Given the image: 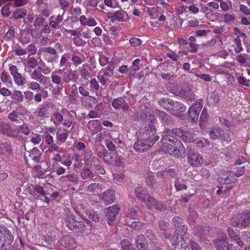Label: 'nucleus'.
I'll return each instance as SVG.
<instances>
[{
	"instance_id": "1",
	"label": "nucleus",
	"mask_w": 250,
	"mask_h": 250,
	"mask_svg": "<svg viewBox=\"0 0 250 250\" xmlns=\"http://www.w3.org/2000/svg\"><path fill=\"white\" fill-rule=\"evenodd\" d=\"M163 147L165 151L177 158L186 155V148L181 142L175 137L164 135L162 137Z\"/></svg>"
},
{
	"instance_id": "2",
	"label": "nucleus",
	"mask_w": 250,
	"mask_h": 250,
	"mask_svg": "<svg viewBox=\"0 0 250 250\" xmlns=\"http://www.w3.org/2000/svg\"><path fill=\"white\" fill-rule=\"evenodd\" d=\"M97 156L102 159L104 162L108 164L117 167L123 166L124 160L121 155H118L115 152H108L106 150L99 151Z\"/></svg>"
},
{
	"instance_id": "3",
	"label": "nucleus",
	"mask_w": 250,
	"mask_h": 250,
	"mask_svg": "<svg viewBox=\"0 0 250 250\" xmlns=\"http://www.w3.org/2000/svg\"><path fill=\"white\" fill-rule=\"evenodd\" d=\"M135 193L137 198L144 202L147 208L150 209L154 208L156 200L154 197L150 196L143 187L136 188Z\"/></svg>"
},
{
	"instance_id": "4",
	"label": "nucleus",
	"mask_w": 250,
	"mask_h": 250,
	"mask_svg": "<svg viewBox=\"0 0 250 250\" xmlns=\"http://www.w3.org/2000/svg\"><path fill=\"white\" fill-rule=\"evenodd\" d=\"M14 237L11 232L5 227H0V250L9 249Z\"/></svg>"
},
{
	"instance_id": "5",
	"label": "nucleus",
	"mask_w": 250,
	"mask_h": 250,
	"mask_svg": "<svg viewBox=\"0 0 250 250\" xmlns=\"http://www.w3.org/2000/svg\"><path fill=\"white\" fill-rule=\"evenodd\" d=\"M40 52L43 60L47 62L54 64L58 62L59 55L54 48L52 47L42 48Z\"/></svg>"
},
{
	"instance_id": "6",
	"label": "nucleus",
	"mask_w": 250,
	"mask_h": 250,
	"mask_svg": "<svg viewBox=\"0 0 250 250\" xmlns=\"http://www.w3.org/2000/svg\"><path fill=\"white\" fill-rule=\"evenodd\" d=\"M193 234L197 238L198 241L206 247L210 245V242L206 238L207 230L206 226L198 225L195 226L193 229Z\"/></svg>"
},
{
	"instance_id": "7",
	"label": "nucleus",
	"mask_w": 250,
	"mask_h": 250,
	"mask_svg": "<svg viewBox=\"0 0 250 250\" xmlns=\"http://www.w3.org/2000/svg\"><path fill=\"white\" fill-rule=\"evenodd\" d=\"M203 104L204 101L202 99H199L189 108L188 111V117L190 118L192 122L195 123L197 121Z\"/></svg>"
},
{
	"instance_id": "8",
	"label": "nucleus",
	"mask_w": 250,
	"mask_h": 250,
	"mask_svg": "<svg viewBox=\"0 0 250 250\" xmlns=\"http://www.w3.org/2000/svg\"><path fill=\"white\" fill-rule=\"evenodd\" d=\"M187 158L188 163L194 167L201 166L204 163L203 157L197 152L192 150L188 151Z\"/></svg>"
},
{
	"instance_id": "9",
	"label": "nucleus",
	"mask_w": 250,
	"mask_h": 250,
	"mask_svg": "<svg viewBox=\"0 0 250 250\" xmlns=\"http://www.w3.org/2000/svg\"><path fill=\"white\" fill-rule=\"evenodd\" d=\"M158 141V137H155V139L151 142L147 141L144 139L142 140H138L134 144V149L139 152H144L148 150Z\"/></svg>"
},
{
	"instance_id": "10",
	"label": "nucleus",
	"mask_w": 250,
	"mask_h": 250,
	"mask_svg": "<svg viewBox=\"0 0 250 250\" xmlns=\"http://www.w3.org/2000/svg\"><path fill=\"white\" fill-rule=\"evenodd\" d=\"M156 129L154 125L148 124V126L144 128V132L142 133V139L147 141L151 142L155 139V137H158V140L159 139L158 135H155Z\"/></svg>"
},
{
	"instance_id": "11",
	"label": "nucleus",
	"mask_w": 250,
	"mask_h": 250,
	"mask_svg": "<svg viewBox=\"0 0 250 250\" xmlns=\"http://www.w3.org/2000/svg\"><path fill=\"white\" fill-rule=\"evenodd\" d=\"M209 135L211 139L221 140L223 142H226L227 143H229L231 141L230 139L226 138L224 130L220 127L211 129Z\"/></svg>"
},
{
	"instance_id": "12",
	"label": "nucleus",
	"mask_w": 250,
	"mask_h": 250,
	"mask_svg": "<svg viewBox=\"0 0 250 250\" xmlns=\"http://www.w3.org/2000/svg\"><path fill=\"white\" fill-rule=\"evenodd\" d=\"M65 224L70 230L75 232H82L86 227L83 222L76 220H65Z\"/></svg>"
},
{
	"instance_id": "13",
	"label": "nucleus",
	"mask_w": 250,
	"mask_h": 250,
	"mask_svg": "<svg viewBox=\"0 0 250 250\" xmlns=\"http://www.w3.org/2000/svg\"><path fill=\"white\" fill-rule=\"evenodd\" d=\"M108 18L112 21L119 22L129 21V18L127 13L124 10H118L112 13H108Z\"/></svg>"
},
{
	"instance_id": "14",
	"label": "nucleus",
	"mask_w": 250,
	"mask_h": 250,
	"mask_svg": "<svg viewBox=\"0 0 250 250\" xmlns=\"http://www.w3.org/2000/svg\"><path fill=\"white\" fill-rule=\"evenodd\" d=\"M99 198L106 204H111L115 200V191L108 189L99 195Z\"/></svg>"
},
{
	"instance_id": "15",
	"label": "nucleus",
	"mask_w": 250,
	"mask_h": 250,
	"mask_svg": "<svg viewBox=\"0 0 250 250\" xmlns=\"http://www.w3.org/2000/svg\"><path fill=\"white\" fill-rule=\"evenodd\" d=\"M17 131L13 130L10 124L3 121H0V133L8 137L16 136Z\"/></svg>"
},
{
	"instance_id": "16",
	"label": "nucleus",
	"mask_w": 250,
	"mask_h": 250,
	"mask_svg": "<svg viewBox=\"0 0 250 250\" xmlns=\"http://www.w3.org/2000/svg\"><path fill=\"white\" fill-rule=\"evenodd\" d=\"M183 220H175L173 222L174 226L175 228V231L180 233V238H181V241L185 239V236L186 235L187 231H188V227L186 224H185L184 222L182 221Z\"/></svg>"
},
{
	"instance_id": "17",
	"label": "nucleus",
	"mask_w": 250,
	"mask_h": 250,
	"mask_svg": "<svg viewBox=\"0 0 250 250\" xmlns=\"http://www.w3.org/2000/svg\"><path fill=\"white\" fill-rule=\"evenodd\" d=\"M41 153L39 149L36 148L33 149L32 152H29V159H27V156L26 155L24 156V159L27 165L31 167H33V165L29 163V161H32L33 162H39L41 160Z\"/></svg>"
},
{
	"instance_id": "18",
	"label": "nucleus",
	"mask_w": 250,
	"mask_h": 250,
	"mask_svg": "<svg viewBox=\"0 0 250 250\" xmlns=\"http://www.w3.org/2000/svg\"><path fill=\"white\" fill-rule=\"evenodd\" d=\"M60 242L63 247L70 249H74L77 246V243L75 240L70 235H65L62 237L60 240Z\"/></svg>"
},
{
	"instance_id": "19",
	"label": "nucleus",
	"mask_w": 250,
	"mask_h": 250,
	"mask_svg": "<svg viewBox=\"0 0 250 250\" xmlns=\"http://www.w3.org/2000/svg\"><path fill=\"white\" fill-rule=\"evenodd\" d=\"M212 242L216 250H233L232 245L229 244L228 240H213Z\"/></svg>"
},
{
	"instance_id": "20",
	"label": "nucleus",
	"mask_w": 250,
	"mask_h": 250,
	"mask_svg": "<svg viewBox=\"0 0 250 250\" xmlns=\"http://www.w3.org/2000/svg\"><path fill=\"white\" fill-rule=\"evenodd\" d=\"M82 105L87 109L92 108L93 105L97 104L98 101L95 97L88 96L81 99Z\"/></svg>"
},
{
	"instance_id": "21",
	"label": "nucleus",
	"mask_w": 250,
	"mask_h": 250,
	"mask_svg": "<svg viewBox=\"0 0 250 250\" xmlns=\"http://www.w3.org/2000/svg\"><path fill=\"white\" fill-rule=\"evenodd\" d=\"M235 174L232 171H224L219 178V181L225 184H229L235 181Z\"/></svg>"
},
{
	"instance_id": "22",
	"label": "nucleus",
	"mask_w": 250,
	"mask_h": 250,
	"mask_svg": "<svg viewBox=\"0 0 250 250\" xmlns=\"http://www.w3.org/2000/svg\"><path fill=\"white\" fill-rule=\"evenodd\" d=\"M112 76L113 73H109L107 72L101 70L97 76V79L102 85L106 86L107 84L110 82V80Z\"/></svg>"
},
{
	"instance_id": "23",
	"label": "nucleus",
	"mask_w": 250,
	"mask_h": 250,
	"mask_svg": "<svg viewBox=\"0 0 250 250\" xmlns=\"http://www.w3.org/2000/svg\"><path fill=\"white\" fill-rule=\"evenodd\" d=\"M111 104L116 109L122 108L124 111H126L128 109L127 103L121 97L114 99L112 102Z\"/></svg>"
},
{
	"instance_id": "24",
	"label": "nucleus",
	"mask_w": 250,
	"mask_h": 250,
	"mask_svg": "<svg viewBox=\"0 0 250 250\" xmlns=\"http://www.w3.org/2000/svg\"><path fill=\"white\" fill-rule=\"evenodd\" d=\"M12 152L11 143L6 139L0 140V155H9Z\"/></svg>"
},
{
	"instance_id": "25",
	"label": "nucleus",
	"mask_w": 250,
	"mask_h": 250,
	"mask_svg": "<svg viewBox=\"0 0 250 250\" xmlns=\"http://www.w3.org/2000/svg\"><path fill=\"white\" fill-rule=\"evenodd\" d=\"M186 109V107L179 102H174L170 113L176 116H179L181 113L184 112Z\"/></svg>"
},
{
	"instance_id": "26",
	"label": "nucleus",
	"mask_w": 250,
	"mask_h": 250,
	"mask_svg": "<svg viewBox=\"0 0 250 250\" xmlns=\"http://www.w3.org/2000/svg\"><path fill=\"white\" fill-rule=\"evenodd\" d=\"M30 76L32 80L36 81L40 83L44 84L47 80V77L43 75L41 71L38 69H35L30 73Z\"/></svg>"
},
{
	"instance_id": "27",
	"label": "nucleus",
	"mask_w": 250,
	"mask_h": 250,
	"mask_svg": "<svg viewBox=\"0 0 250 250\" xmlns=\"http://www.w3.org/2000/svg\"><path fill=\"white\" fill-rule=\"evenodd\" d=\"M120 208L118 205H114L109 207L106 209V217L107 219H116L118 214Z\"/></svg>"
},
{
	"instance_id": "28",
	"label": "nucleus",
	"mask_w": 250,
	"mask_h": 250,
	"mask_svg": "<svg viewBox=\"0 0 250 250\" xmlns=\"http://www.w3.org/2000/svg\"><path fill=\"white\" fill-rule=\"evenodd\" d=\"M63 20V14L51 16L49 18V25L52 28L56 29L59 27V24Z\"/></svg>"
},
{
	"instance_id": "29",
	"label": "nucleus",
	"mask_w": 250,
	"mask_h": 250,
	"mask_svg": "<svg viewBox=\"0 0 250 250\" xmlns=\"http://www.w3.org/2000/svg\"><path fill=\"white\" fill-rule=\"evenodd\" d=\"M60 180L61 182L65 183L71 182L74 184H78L79 183V178L78 176L74 173H69L62 176L61 177Z\"/></svg>"
},
{
	"instance_id": "30",
	"label": "nucleus",
	"mask_w": 250,
	"mask_h": 250,
	"mask_svg": "<svg viewBox=\"0 0 250 250\" xmlns=\"http://www.w3.org/2000/svg\"><path fill=\"white\" fill-rule=\"evenodd\" d=\"M91 67L89 64H83L80 70V75L84 80H87L90 77Z\"/></svg>"
},
{
	"instance_id": "31",
	"label": "nucleus",
	"mask_w": 250,
	"mask_h": 250,
	"mask_svg": "<svg viewBox=\"0 0 250 250\" xmlns=\"http://www.w3.org/2000/svg\"><path fill=\"white\" fill-rule=\"evenodd\" d=\"M180 97L183 100H185L186 102L188 103L191 102L194 100V93L190 89H183Z\"/></svg>"
},
{
	"instance_id": "32",
	"label": "nucleus",
	"mask_w": 250,
	"mask_h": 250,
	"mask_svg": "<svg viewBox=\"0 0 250 250\" xmlns=\"http://www.w3.org/2000/svg\"><path fill=\"white\" fill-rule=\"evenodd\" d=\"M13 130H16L17 134L16 136H12V138H18L20 137V133H22L25 135H28L30 130L28 125L26 124H22L18 128H13Z\"/></svg>"
},
{
	"instance_id": "33",
	"label": "nucleus",
	"mask_w": 250,
	"mask_h": 250,
	"mask_svg": "<svg viewBox=\"0 0 250 250\" xmlns=\"http://www.w3.org/2000/svg\"><path fill=\"white\" fill-rule=\"evenodd\" d=\"M139 109L140 110V118L142 120L146 119L152 113L151 109L146 105H140Z\"/></svg>"
},
{
	"instance_id": "34",
	"label": "nucleus",
	"mask_w": 250,
	"mask_h": 250,
	"mask_svg": "<svg viewBox=\"0 0 250 250\" xmlns=\"http://www.w3.org/2000/svg\"><path fill=\"white\" fill-rule=\"evenodd\" d=\"M38 61L34 57H28L25 64V69H27V72L30 73L31 70L30 69L35 68L38 65Z\"/></svg>"
},
{
	"instance_id": "35",
	"label": "nucleus",
	"mask_w": 250,
	"mask_h": 250,
	"mask_svg": "<svg viewBox=\"0 0 250 250\" xmlns=\"http://www.w3.org/2000/svg\"><path fill=\"white\" fill-rule=\"evenodd\" d=\"M88 128L92 133H96L101 128V123L99 120H94L88 123Z\"/></svg>"
},
{
	"instance_id": "36",
	"label": "nucleus",
	"mask_w": 250,
	"mask_h": 250,
	"mask_svg": "<svg viewBox=\"0 0 250 250\" xmlns=\"http://www.w3.org/2000/svg\"><path fill=\"white\" fill-rule=\"evenodd\" d=\"M159 119L164 123L170 125L173 123L170 116L163 111L159 110L157 112Z\"/></svg>"
},
{
	"instance_id": "37",
	"label": "nucleus",
	"mask_w": 250,
	"mask_h": 250,
	"mask_svg": "<svg viewBox=\"0 0 250 250\" xmlns=\"http://www.w3.org/2000/svg\"><path fill=\"white\" fill-rule=\"evenodd\" d=\"M40 83H38L37 82L32 81L27 82L26 85H28V88L29 89L37 92H43L44 91V90L43 88L40 85Z\"/></svg>"
},
{
	"instance_id": "38",
	"label": "nucleus",
	"mask_w": 250,
	"mask_h": 250,
	"mask_svg": "<svg viewBox=\"0 0 250 250\" xmlns=\"http://www.w3.org/2000/svg\"><path fill=\"white\" fill-rule=\"evenodd\" d=\"M13 78L15 83L19 86L22 87L27 84L26 78L20 73L14 76Z\"/></svg>"
},
{
	"instance_id": "39",
	"label": "nucleus",
	"mask_w": 250,
	"mask_h": 250,
	"mask_svg": "<svg viewBox=\"0 0 250 250\" xmlns=\"http://www.w3.org/2000/svg\"><path fill=\"white\" fill-rule=\"evenodd\" d=\"M27 13L25 8H18L13 13L12 18L15 20L21 19L26 15Z\"/></svg>"
},
{
	"instance_id": "40",
	"label": "nucleus",
	"mask_w": 250,
	"mask_h": 250,
	"mask_svg": "<svg viewBox=\"0 0 250 250\" xmlns=\"http://www.w3.org/2000/svg\"><path fill=\"white\" fill-rule=\"evenodd\" d=\"M51 79L52 84H54L55 86H63L62 84L64 83L63 80V77L62 78L60 75L55 73H52L51 75Z\"/></svg>"
},
{
	"instance_id": "41",
	"label": "nucleus",
	"mask_w": 250,
	"mask_h": 250,
	"mask_svg": "<svg viewBox=\"0 0 250 250\" xmlns=\"http://www.w3.org/2000/svg\"><path fill=\"white\" fill-rule=\"evenodd\" d=\"M228 231L229 236L231 239V241H234L238 245L241 247L244 245V243L241 238L238 236L237 234L234 233L233 230L231 229L228 228Z\"/></svg>"
},
{
	"instance_id": "42",
	"label": "nucleus",
	"mask_w": 250,
	"mask_h": 250,
	"mask_svg": "<svg viewBox=\"0 0 250 250\" xmlns=\"http://www.w3.org/2000/svg\"><path fill=\"white\" fill-rule=\"evenodd\" d=\"M173 101L170 99H161L159 101V104L165 109L170 112L172 105H173Z\"/></svg>"
},
{
	"instance_id": "43",
	"label": "nucleus",
	"mask_w": 250,
	"mask_h": 250,
	"mask_svg": "<svg viewBox=\"0 0 250 250\" xmlns=\"http://www.w3.org/2000/svg\"><path fill=\"white\" fill-rule=\"evenodd\" d=\"M11 98L16 103H21L23 101L24 95L22 92L20 90H15L11 94Z\"/></svg>"
},
{
	"instance_id": "44",
	"label": "nucleus",
	"mask_w": 250,
	"mask_h": 250,
	"mask_svg": "<svg viewBox=\"0 0 250 250\" xmlns=\"http://www.w3.org/2000/svg\"><path fill=\"white\" fill-rule=\"evenodd\" d=\"M193 142L199 148L206 147L210 145V141L206 138H195L193 140Z\"/></svg>"
},
{
	"instance_id": "45",
	"label": "nucleus",
	"mask_w": 250,
	"mask_h": 250,
	"mask_svg": "<svg viewBox=\"0 0 250 250\" xmlns=\"http://www.w3.org/2000/svg\"><path fill=\"white\" fill-rule=\"evenodd\" d=\"M0 78L1 81L4 84H5L7 86H8V84H12L11 77L8 73L5 71V70H4L2 71L1 73L0 74Z\"/></svg>"
},
{
	"instance_id": "46",
	"label": "nucleus",
	"mask_w": 250,
	"mask_h": 250,
	"mask_svg": "<svg viewBox=\"0 0 250 250\" xmlns=\"http://www.w3.org/2000/svg\"><path fill=\"white\" fill-rule=\"evenodd\" d=\"M146 238L142 235L140 234L135 238V244L138 249L144 248L146 246Z\"/></svg>"
},
{
	"instance_id": "47",
	"label": "nucleus",
	"mask_w": 250,
	"mask_h": 250,
	"mask_svg": "<svg viewBox=\"0 0 250 250\" xmlns=\"http://www.w3.org/2000/svg\"><path fill=\"white\" fill-rule=\"evenodd\" d=\"M141 212L137 207L131 208L128 209L127 217L132 219H135L136 217H141Z\"/></svg>"
},
{
	"instance_id": "48",
	"label": "nucleus",
	"mask_w": 250,
	"mask_h": 250,
	"mask_svg": "<svg viewBox=\"0 0 250 250\" xmlns=\"http://www.w3.org/2000/svg\"><path fill=\"white\" fill-rule=\"evenodd\" d=\"M175 188L178 191L186 189L187 186L186 185L185 180L179 178H176L175 182Z\"/></svg>"
},
{
	"instance_id": "49",
	"label": "nucleus",
	"mask_w": 250,
	"mask_h": 250,
	"mask_svg": "<svg viewBox=\"0 0 250 250\" xmlns=\"http://www.w3.org/2000/svg\"><path fill=\"white\" fill-rule=\"evenodd\" d=\"M234 51L236 54H239L243 50L242 47L241 41L239 38V36H238L236 38L234 39Z\"/></svg>"
},
{
	"instance_id": "50",
	"label": "nucleus",
	"mask_w": 250,
	"mask_h": 250,
	"mask_svg": "<svg viewBox=\"0 0 250 250\" xmlns=\"http://www.w3.org/2000/svg\"><path fill=\"white\" fill-rule=\"evenodd\" d=\"M81 176L83 180L91 179L94 177V173L89 168L86 167L82 171Z\"/></svg>"
},
{
	"instance_id": "51",
	"label": "nucleus",
	"mask_w": 250,
	"mask_h": 250,
	"mask_svg": "<svg viewBox=\"0 0 250 250\" xmlns=\"http://www.w3.org/2000/svg\"><path fill=\"white\" fill-rule=\"evenodd\" d=\"M178 231L179 230L175 231L174 233L170 239V243L174 248H176L179 242H181V239L180 238V234H178L180 233Z\"/></svg>"
},
{
	"instance_id": "52",
	"label": "nucleus",
	"mask_w": 250,
	"mask_h": 250,
	"mask_svg": "<svg viewBox=\"0 0 250 250\" xmlns=\"http://www.w3.org/2000/svg\"><path fill=\"white\" fill-rule=\"evenodd\" d=\"M193 137L194 135L192 133L184 131L181 139L184 142H191L194 140Z\"/></svg>"
},
{
	"instance_id": "53",
	"label": "nucleus",
	"mask_w": 250,
	"mask_h": 250,
	"mask_svg": "<svg viewBox=\"0 0 250 250\" xmlns=\"http://www.w3.org/2000/svg\"><path fill=\"white\" fill-rule=\"evenodd\" d=\"M73 160H74L73 167L75 168L81 167L83 163L81 157L78 154H75L73 156Z\"/></svg>"
},
{
	"instance_id": "54",
	"label": "nucleus",
	"mask_w": 250,
	"mask_h": 250,
	"mask_svg": "<svg viewBox=\"0 0 250 250\" xmlns=\"http://www.w3.org/2000/svg\"><path fill=\"white\" fill-rule=\"evenodd\" d=\"M78 79L77 76L74 73H64L63 76V80L64 83H69L71 81H76Z\"/></svg>"
},
{
	"instance_id": "55",
	"label": "nucleus",
	"mask_w": 250,
	"mask_h": 250,
	"mask_svg": "<svg viewBox=\"0 0 250 250\" xmlns=\"http://www.w3.org/2000/svg\"><path fill=\"white\" fill-rule=\"evenodd\" d=\"M103 185L100 183H92L86 188V191L89 192H95L97 189H102Z\"/></svg>"
},
{
	"instance_id": "56",
	"label": "nucleus",
	"mask_w": 250,
	"mask_h": 250,
	"mask_svg": "<svg viewBox=\"0 0 250 250\" xmlns=\"http://www.w3.org/2000/svg\"><path fill=\"white\" fill-rule=\"evenodd\" d=\"M15 34V28L13 26H10L8 30L5 33L4 39L6 41H11L13 39Z\"/></svg>"
},
{
	"instance_id": "57",
	"label": "nucleus",
	"mask_w": 250,
	"mask_h": 250,
	"mask_svg": "<svg viewBox=\"0 0 250 250\" xmlns=\"http://www.w3.org/2000/svg\"><path fill=\"white\" fill-rule=\"evenodd\" d=\"M42 240L44 241L43 245L44 246H51L52 245L54 240H55V237L53 236H51V234H47L43 236V238Z\"/></svg>"
},
{
	"instance_id": "58",
	"label": "nucleus",
	"mask_w": 250,
	"mask_h": 250,
	"mask_svg": "<svg viewBox=\"0 0 250 250\" xmlns=\"http://www.w3.org/2000/svg\"><path fill=\"white\" fill-rule=\"evenodd\" d=\"M63 130L64 132L57 134V141L61 143H64L65 142L69 134V131L66 129Z\"/></svg>"
},
{
	"instance_id": "59",
	"label": "nucleus",
	"mask_w": 250,
	"mask_h": 250,
	"mask_svg": "<svg viewBox=\"0 0 250 250\" xmlns=\"http://www.w3.org/2000/svg\"><path fill=\"white\" fill-rule=\"evenodd\" d=\"M25 50L26 54L29 55H34L37 53V49L34 43H30L26 46Z\"/></svg>"
},
{
	"instance_id": "60",
	"label": "nucleus",
	"mask_w": 250,
	"mask_h": 250,
	"mask_svg": "<svg viewBox=\"0 0 250 250\" xmlns=\"http://www.w3.org/2000/svg\"><path fill=\"white\" fill-rule=\"evenodd\" d=\"M71 61L73 64L77 66L82 63L84 61V59L83 57L73 54L72 55Z\"/></svg>"
},
{
	"instance_id": "61",
	"label": "nucleus",
	"mask_w": 250,
	"mask_h": 250,
	"mask_svg": "<svg viewBox=\"0 0 250 250\" xmlns=\"http://www.w3.org/2000/svg\"><path fill=\"white\" fill-rule=\"evenodd\" d=\"M212 31L215 34H220L224 33H227L229 31V29L225 25H221L215 27Z\"/></svg>"
},
{
	"instance_id": "62",
	"label": "nucleus",
	"mask_w": 250,
	"mask_h": 250,
	"mask_svg": "<svg viewBox=\"0 0 250 250\" xmlns=\"http://www.w3.org/2000/svg\"><path fill=\"white\" fill-rule=\"evenodd\" d=\"M54 117L55 118L56 121H54L53 123L54 125H59L63 120V116L61 112L59 111L55 112L53 114Z\"/></svg>"
},
{
	"instance_id": "63",
	"label": "nucleus",
	"mask_w": 250,
	"mask_h": 250,
	"mask_svg": "<svg viewBox=\"0 0 250 250\" xmlns=\"http://www.w3.org/2000/svg\"><path fill=\"white\" fill-rule=\"evenodd\" d=\"M109 58L103 54H101L99 55V63L103 66H104L107 64L109 62Z\"/></svg>"
},
{
	"instance_id": "64",
	"label": "nucleus",
	"mask_w": 250,
	"mask_h": 250,
	"mask_svg": "<svg viewBox=\"0 0 250 250\" xmlns=\"http://www.w3.org/2000/svg\"><path fill=\"white\" fill-rule=\"evenodd\" d=\"M237 80L238 83L241 85L246 86H250V80H247L243 76H239L237 78Z\"/></svg>"
}]
</instances>
